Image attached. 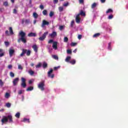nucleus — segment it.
I'll list each match as a JSON object with an SVG mask.
<instances>
[{"label": "nucleus", "mask_w": 128, "mask_h": 128, "mask_svg": "<svg viewBox=\"0 0 128 128\" xmlns=\"http://www.w3.org/2000/svg\"><path fill=\"white\" fill-rule=\"evenodd\" d=\"M68 42V37H64V42Z\"/></svg>", "instance_id": "a19ab883"}, {"label": "nucleus", "mask_w": 128, "mask_h": 128, "mask_svg": "<svg viewBox=\"0 0 128 128\" xmlns=\"http://www.w3.org/2000/svg\"><path fill=\"white\" fill-rule=\"evenodd\" d=\"M20 112H18L16 113V118H20Z\"/></svg>", "instance_id": "c03bdc74"}, {"label": "nucleus", "mask_w": 128, "mask_h": 128, "mask_svg": "<svg viewBox=\"0 0 128 128\" xmlns=\"http://www.w3.org/2000/svg\"><path fill=\"white\" fill-rule=\"evenodd\" d=\"M23 92H24V90H19L18 91V94H22Z\"/></svg>", "instance_id": "a18cd8bd"}, {"label": "nucleus", "mask_w": 128, "mask_h": 128, "mask_svg": "<svg viewBox=\"0 0 128 128\" xmlns=\"http://www.w3.org/2000/svg\"><path fill=\"white\" fill-rule=\"evenodd\" d=\"M52 46L54 50H58V42H53V44Z\"/></svg>", "instance_id": "9d476101"}, {"label": "nucleus", "mask_w": 128, "mask_h": 128, "mask_svg": "<svg viewBox=\"0 0 128 128\" xmlns=\"http://www.w3.org/2000/svg\"><path fill=\"white\" fill-rule=\"evenodd\" d=\"M76 24L80 23V14H77L76 18Z\"/></svg>", "instance_id": "1a4fd4ad"}, {"label": "nucleus", "mask_w": 128, "mask_h": 128, "mask_svg": "<svg viewBox=\"0 0 128 128\" xmlns=\"http://www.w3.org/2000/svg\"><path fill=\"white\" fill-rule=\"evenodd\" d=\"M40 66H42V63H38V64L36 66V68H40Z\"/></svg>", "instance_id": "2f4dec72"}, {"label": "nucleus", "mask_w": 128, "mask_h": 128, "mask_svg": "<svg viewBox=\"0 0 128 128\" xmlns=\"http://www.w3.org/2000/svg\"><path fill=\"white\" fill-rule=\"evenodd\" d=\"M14 54V50L12 49H10L9 50V54L10 56H12V55Z\"/></svg>", "instance_id": "9b49d317"}, {"label": "nucleus", "mask_w": 128, "mask_h": 128, "mask_svg": "<svg viewBox=\"0 0 128 128\" xmlns=\"http://www.w3.org/2000/svg\"><path fill=\"white\" fill-rule=\"evenodd\" d=\"M67 54H72V50H67Z\"/></svg>", "instance_id": "13d9d810"}, {"label": "nucleus", "mask_w": 128, "mask_h": 128, "mask_svg": "<svg viewBox=\"0 0 128 128\" xmlns=\"http://www.w3.org/2000/svg\"><path fill=\"white\" fill-rule=\"evenodd\" d=\"M33 16L34 18H38V15L36 12H34L33 13Z\"/></svg>", "instance_id": "aec40b11"}, {"label": "nucleus", "mask_w": 128, "mask_h": 128, "mask_svg": "<svg viewBox=\"0 0 128 128\" xmlns=\"http://www.w3.org/2000/svg\"><path fill=\"white\" fill-rule=\"evenodd\" d=\"M60 68V66H57V67H54V70H58V68Z\"/></svg>", "instance_id": "864d4df0"}, {"label": "nucleus", "mask_w": 128, "mask_h": 128, "mask_svg": "<svg viewBox=\"0 0 128 128\" xmlns=\"http://www.w3.org/2000/svg\"><path fill=\"white\" fill-rule=\"evenodd\" d=\"M48 42V44H52V42H54V40H49Z\"/></svg>", "instance_id": "bf43d9fd"}, {"label": "nucleus", "mask_w": 128, "mask_h": 128, "mask_svg": "<svg viewBox=\"0 0 128 128\" xmlns=\"http://www.w3.org/2000/svg\"><path fill=\"white\" fill-rule=\"evenodd\" d=\"M50 36L52 38H56V32H52L50 34Z\"/></svg>", "instance_id": "2eb2a0df"}, {"label": "nucleus", "mask_w": 128, "mask_h": 128, "mask_svg": "<svg viewBox=\"0 0 128 128\" xmlns=\"http://www.w3.org/2000/svg\"><path fill=\"white\" fill-rule=\"evenodd\" d=\"M26 54L28 56H30V50H27Z\"/></svg>", "instance_id": "4c0bfd02"}, {"label": "nucleus", "mask_w": 128, "mask_h": 128, "mask_svg": "<svg viewBox=\"0 0 128 128\" xmlns=\"http://www.w3.org/2000/svg\"><path fill=\"white\" fill-rule=\"evenodd\" d=\"M18 70H24V67H22V64L18 65Z\"/></svg>", "instance_id": "412c9836"}, {"label": "nucleus", "mask_w": 128, "mask_h": 128, "mask_svg": "<svg viewBox=\"0 0 128 128\" xmlns=\"http://www.w3.org/2000/svg\"><path fill=\"white\" fill-rule=\"evenodd\" d=\"M40 10H44V5L40 4Z\"/></svg>", "instance_id": "3c124183"}, {"label": "nucleus", "mask_w": 128, "mask_h": 128, "mask_svg": "<svg viewBox=\"0 0 128 128\" xmlns=\"http://www.w3.org/2000/svg\"><path fill=\"white\" fill-rule=\"evenodd\" d=\"M72 58V57H70V56H68L66 58V60H65V61L66 62H70V60Z\"/></svg>", "instance_id": "dca6fc26"}, {"label": "nucleus", "mask_w": 128, "mask_h": 128, "mask_svg": "<svg viewBox=\"0 0 128 128\" xmlns=\"http://www.w3.org/2000/svg\"><path fill=\"white\" fill-rule=\"evenodd\" d=\"M4 56V52H2V53H0V58Z\"/></svg>", "instance_id": "5fc2aeb1"}, {"label": "nucleus", "mask_w": 128, "mask_h": 128, "mask_svg": "<svg viewBox=\"0 0 128 128\" xmlns=\"http://www.w3.org/2000/svg\"><path fill=\"white\" fill-rule=\"evenodd\" d=\"M9 32H14V31L12 30V27L9 28Z\"/></svg>", "instance_id": "8fccbe9b"}, {"label": "nucleus", "mask_w": 128, "mask_h": 128, "mask_svg": "<svg viewBox=\"0 0 128 128\" xmlns=\"http://www.w3.org/2000/svg\"><path fill=\"white\" fill-rule=\"evenodd\" d=\"M54 4H58V0H54Z\"/></svg>", "instance_id": "052dcab7"}, {"label": "nucleus", "mask_w": 128, "mask_h": 128, "mask_svg": "<svg viewBox=\"0 0 128 128\" xmlns=\"http://www.w3.org/2000/svg\"><path fill=\"white\" fill-rule=\"evenodd\" d=\"M84 0H79L80 4H84Z\"/></svg>", "instance_id": "680f3d73"}, {"label": "nucleus", "mask_w": 128, "mask_h": 128, "mask_svg": "<svg viewBox=\"0 0 128 128\" xmlns=\"http://www.w3.org/2000/svg\"><path fill=\"white\" fill-rule=\"evenodd\" d=\"M74 24V20H72L71 22V23H70V26H71V28H73Z\"/></svg>", "instance_id": "c9c22d12"}, {"label": "nucleus", "mask_w": 128, "mask_h": 128, "mask_svg": "<svg viewBox=\"0 0 128 128\" xmlns=\"http://www.w3.org/2000/svg\"><path fill=\"white\" fill-rule=\"evenodd\" d=\"M76 44H78V43L72 42L70 44V46H76Z\"/></svg>", "instance_id": "c756f323"}, {"label": "nucleus", "mask_w": 128, "mask_h": 128, "mask_svg": "<svg viewBox=\"0 0 128 128\" xmlns=\"http://www.w3.org/2000/svg\"><path fill=\"white\" fill-rule=\"evenodd\" d=\"M10 76L11 78H14V74L12 72H10Z\"/></svg>", "instance_id": "f704fd0d"}, {"label": "nucleus", "mask_w": 128, "mask_h": 128, "mask_svg": "<svg viewBox=\"0 0 128 128\" xmlns=\"http://www.w3.org/2000/svg\"><path fill=\"white\" fill-rule=\"evenodd\" d=\"M19 36H20L18 39V42H22L24 44H26V33L25 32H20Z\"/></svg>", "instance_id": "f03ea898"}, {"label": "nucleus", "mask_w": 128, "mask_h": 128, "mask_svg": "<svg viewBox=\"0 0 128 128\" xmlns=\"http://www.w3.org/2000/svg\"><path fill=\"white\" fill-rule=\"evenodd\" d=\"M3 4H4V6H8V2H4Z\"/></svg>", "instance_id": "58836bf2"}, {"label": "nucleus", "mask_w": 128, "mask_h": 128, "mask_svg": "<svg viewBox=\"0 0 128 128\" xmlns=\"http://www.w3.org/2000/svg\"><path fill=\"white\" fill-rule=\"evenodd\" d=\"M4 44H5L6 46V48H8V46H10V42H4Z\"/></svg>", "instance_id": "c85d7f7f"}, {"label": "nucleus", "mask_w": 128, "mask_h": 128, "mask_svg": "<svg viewBox=\"0 0 128 128\" xmlns=\"http://www.w3.org/2000/svg\"><path fill=\"white\" fill-rule=\"evenodd\" d=\"M38 88L40 90H44V82H40L38 86Z\"/></svg>", "instance_id": "7ed1b4c3"}, {"label": "nucleus", "mask_w": 128, "mask_h": 128, "mask_svg": "<svg viewBox=\"0 0 128 128\" xmlns=\"http://www.w3.org/2000/svg\"><path fill=\"white\" fill-rule=\"evenodd\" d=\"M14 14H16V9L14 8L13 12Z\"/></svg>", "instance_id": "e2e57ef3"}, {"label": "nucleus", "mask_w": 128, "mask_h": 128, "mask_svg": "<svg viewBox=\"0 0 128 128\" xmlns=\"http://www.w3.org/2000/svg\"><path fill=\"white\" fill-rule=\"evenodd\" d=\"M36 36V34L34 32H30L29 34H28V36Z\"/></svg>", "instance_id": "f3484780"}, {"label": "nucleus", "mask_w": 128, "mask_h": 128, "mask_svg": "<svg viewBox=\"0 0 128 128\" xmlns=\"http://www.w3.org/2000/svg\"><path fill=\"white\" fill-rule=\"evenodd\" d=\"M64 26H59V30H64Z\"/></svg>", "instance_id": "ea45409f"}, {"label": "nucleus", "mask_w": 128, "mask_h": 128, "mask_svg": "<svg viewBox=\"0 0 128 128\" xmlns=\"http://www.w3.org/2000/svg\"><path fill=\"white\" fill-rule=\"evenodd\" d=\"M0 86H4V82H2V80H0Z\"/></svg>", "instance_id": "603ef678"}, {"label": "nucleus", "mask_w": 128, "mask_h": 128, "mask_svg": "<svg viewBox=\"0 0 128 128\" xmlns=\"http://www.w3.org/2000/svg\"><path fill=\"white\" fill-rule=\"evenodd\" d=\"M52 72H54V70L52 69H50V70L48 72V78H54V74H52Z\"/></svg>", "instance_id": "39448f33"}, {"label": "nucleus", "mask_w": 128, "mask_h": 128, "mask_svg": "<svg viewBox=\"0 0 128 128\" xmlns=\"http://www.w3.org/2000/svg\"><path fill=\"white\" fill-rule=\"evenodd\" d=\"M50 24V22L46 20H43L42 24L41 25L42 28H44V26H48Z\"/></svg>", "instance_id": "6e6552de"}, {"label": "nucleus", "mask_w": 128, "mask_h": 128, "mask_svg": "<svg viewBox=\"0 0 128 128\" xmlns=\"http://www.w3.org/2000/svg\"><path fill=\"white\" fill-rule=\"evenodd\" d=\"M28 74H30V76H32L33 74H34V72L32 70H30L28 71Z\"/></svg>", "instance_id": "b1692460"}, {"label": "nucleus", "mask_w": 128, "mask_h": 128, "mask_svg": "<svg viewBox=\"0 0 128 128\" xmlns=\"http://www.w3.org/2000/svg\"><path fill=\"white\" fill-rule=\"evenodd\" d=\"M99 36H100V34L96 33L93 36V38H98Z\"/></svg>", "instance_id": "bb28decb"}, {"label": "nucleus", "mask_w": 128, "mask_h": 128, "mask_svg": "<svg viewBox=\"0 0 128 128\" xmlns=\"http://www.w3.org/2000/svg\"><path fill=\"white\" fill-rule=\"evenodd\" d=\"M114 18V15L110 14L108 16V20H112V18Z\"/></svg>", "instance_id": "79ce46f5"}, {"label": "nucleus", "mask_w": 128, "mask_h": 128, "mask_svg": "<svg viewBox=\"0 0 128 128\" xmlns=\"http://www.w3.org/2000/svg\"><path fill=\"white\" fill-rule=\"evenodd\" d=\"M24 53L22 51V52L20 54V56H24Z\"/></svg>", "instance_id": "69168bd1"}, {"label": "nucleus", "mask_w": 128, "mask_h": 128, "mask_svg": "<svg viewBox=\"0 0 128 128\" xmlns=\"http://www.w3.org/2000/svg\"><path fill=\"white\" fill-rule=\"evenodd\" d=\"M9 120V122H12V116L10 115L8 116H3V118L1 120V122L2 123V125L4 124H6V122H8Z\"/></svg>", "instance_id": "f257e3e1"}, {"label": "nucleus", "mask_w": 128, "mask_h": 128, "mask_svg": "<svg viewBox=\"0 0 128 128\" xmlns=\"http://www.w3.org/2000/svg\"><path fill=\"white\" fill-rule=\"evenodd\" d=\"M46 36H48V32H44L42 36L38 38L39 40H41V42L44 40V39L46 38Z\"/></svg>", "instance_id": "0eeeda50"}, {"label": "nucleus", "mask_w": 128, "mask_h": 128, "mask_svg": "<svg viewBox=\"0 0 128 128\" xmlns=\"http://www.w3.org/2000/svg\"><path fill=\"white\" fill-rule=\"evenodd\" d=\"M32 48L34 49V51L36 52H38V46H36V45H33Z\"/></svg>", "instance_id": "4468645a"}, {"label": "nucleus", "mask_w": 128, "mask_h": 128, "mask_svg": "<svg viewBox=\"0 0 128 128\" xmlns=\"http://www.w3.org/2000/svg\"><path fill=\"white\" fill-rule=\"evenodd\" d=\"M26 78H24V77H22L21 78V86H22V88H25L26 87Z\"/></svg>", "instance_id": "20e7f679"}, {"label": "nucleus", "mask_w": 128, "mask_h": 128, "mask_svg": "<svg viewBox=\"0 0 128 128\" xmlns=\"http://www.w3.org/2000/svg\"><path fill=\"white\" fill-rule=\"evenodd\" d=\"M82 36V34H79V35H78V40H81Z\"/></svg>", "instance_id": "4d7b16f0"}, {"label": "nucleus", "mask_w": 128, "mask_h": 128, "mask_svg": "<svg viewBox=\"0 0 128 128\" xmlns=\"http://www.w3.org/2000/svg\"><path fill=\"white\" fill-rule=\"evenodd\" d=\"M101 2L102 3L106 2V0H101Z\"/></svg>", "instance_id": "774afa93"}, {"label": "nucleus", "mask_w": 128, "mask_h": 128, "mask_svg": "<svg viewBox=\"0 0 128 128\" xmlns=\"http://www.w3.org/2000/svg\"><path fill=\"white\" fill-rule=\"evenodd\" d=\"M54 14V12L52 11L50 12V13L49 14V16L50 18H52Z\"/></svg>", "instance_id": "cd10ccee"}, {"label": "nucleus", "mask_w": 128, "mask_h": 128, "mask_svg": "<svg viewBox=\"0 0 128 128\" xmlns=\"http://www.w3.org/2000/svg\"><path fill=\"white\" fill-rule=\"evenodd\" d=\"M79 14V16H86V12H84L82 10H81L80 14Z\"/></svg>", "instance_id": "f8f14e48"}, {"label": "nucleus", "mask_w": 128, "mask_h": 128, "mask_svg": "<svg viewBox=\"0 0 128 128\" xmlns=\"http://www.w3.org/2000/svg\"><path fill=\"white\" fill-rule=\"evenodd\" d=\"M28 84H32V80H30L29 82H28Z\"/></svg>", "instance_id": "0e129e2a"}, {"label": "nucleus", "mask_w": 128, "mask_h": 128, "mask_svg": "<svg viewBox=\"0 0 128 128\" xmlns=\"http://www.w3.org/2000/svg\"><path fill=\"white\" fill-rule=\"evenodd\" d=\"M63 6H68V2L64 3Z\"/></svg>", "instance_id": "6e6d98bb"}, {"label": "nucleus", "mask_w": 128, "mask_h": 128, "mask_svg": "<svg viewBox=\"0 0 128 128\" xmlns=\"http://www.w3.org/2000/svg\"><path fill=\"white\" fill-rule=\"evenodd\" d=\"M96 6V3L94 2L91 6L92 8H94Z\"/></svg>", "instance_id": "7c9ffc66"}, {"label": "nucleus", "mask_w": 128, "mask_h": 128, "mask_svg": "<svg viewBox=\"0 0 128 128\" xmlns=\"http://www.w3.org/2000/svg\"><path fill=\"white\" fill-rule=\"evenodd\" d=\"M4 52V50L2 49H0V53Z\"/></svg>", "instance_id": "338daca9"}, {"label": "nucleus", "mask_w": 128, "mask_h": 128, "mask_svg": "<svg viewBox=\"0 0 128 128\" xmlns=\"http://www.w3.org/2000/svg\"><path fill=\"white\" fill-rule=\"evenodd\" d=\"M22 52H23V53H24V54H26L28 50L26 49H22Z\"/></svg>", "instance_id": "de8ad7c7"}, {"label": "nucleus", "mask_w": 128, "mask_h": 128, "mask_svg": "<svg viewBox=\"0 0 128 128\" xmlns=\"http://www.w3.org/2000/svg\"><path fill=\"white\" fill-rule=\"evenodd\" d=\"M22 24H30V19H22Z\"/></svg>", "instance_id": "423d86ee"}, {"label": "nucleus", "mask_w": 128, "mask_h": 128, "mask_svg": "<svg viewBox=\"0 0 128 128\" xmlns=\"http://www.w3.org/2000/svg\"><path fill=\"white\" fill-rule=\"evenodd\" d=\"M22 122H28L30 124V119H28L26 118H24V119L23 120Z\"/></svg>", "instance_id": "5701e85b"}, {"label": "nucleus", "mask_w": 128, "mask_h": 128, "mask_svg": "<svg viewBox=\"0 0 128 128\" xmlns=\"http://www.w3.org/2000/svg\"><path fill=\"white\" fill-rule=\"evenodd\" d=\"M58 10H59V12H62V10H64V8L60 6L58 8Z\"/></svg>", "instance_id": "37998d69"}, {"label": "nucleus", "mask_w": 128, "mask_h": 128, "mask_svg": "<svg viewBox=\"0 0 128 128\" xmlns=\"http://www.w3.org/2000/svg\"><path fill=\"white\" fill-rule=\"evenodd\" d=\"M14 34V32H6V36H12Z\"/></svg>", "instance_id": "e433bc0d"}, {"label": "nucleus", "mask_w": 128, "mask_h": 128, "mask_svg": "<svg viewBox=\"0 0 128 128\" xmlns=\"http://www.w3.org/2000/svg\"><path fill=\"white\" fill-rule=\"evenodd\" d=\"M12 104L10 102H8L6 104V108H10Z\"/></svg>", "instance_id": "473e14b6"}, {"label": "nucleus", "mask_w": 128, "mask_h": 128, "mask_svg": "<svg viewBox=\"0 0 128 128\" xmlns=\"http://www.w3.org/2000/svg\"><path fill=\"white\" fill-rule=\"evenodd\" d=\"M8 70H12V64H10L8 66Z\"/></svg>", "instance_id": "09e8293b"}, {"label": "nucleus", "mask_w": 128, "mask_h": 128, "mask_svg": "<svg viewBox=\"0 0 128 128\" xmlns=\"http://www.w3.org/2000/svg\"><path fill=\"white\" fill-rule=\"evenodd\" d=\"M42 14H44V16H46V14H48V10H44L42 12Z\"/></svg>", "instance_id": "393cba45"}, {"label": "nucleus", "mask_w": 128, "mask_h": 128, "mask_svg": "<svg viewBox=\"0 0 128 128\" xmlns=\"http://www.w3.org/2000/svg\"><path fill=\"white\" fill-rule=\"evenodd\" d=\"M53 58H54V60H58V56L56 55H53L52 56Z\"/></svg>", "instance_id": "72a5a7b5"}, {"label": "nucleus", "mask_w": 128, "mask_h": 128, "mask_svg": "<svg viewBox=\"0 0 128 128\" xmlns=\"http://www.w3.org/2000/svg\"><path fill=\"white\" fill-rule=\"evenodd\" d=\"M70 64H76V60H72L70 62H69Z\"/></svg>", "instance_id": "6ab92c4d"}, {"label": "nucleus", "mask_w": 128, "mask_h": 128, "mask_svg": "<svg viewBox=\"0 0 128 128\" xmlns=\"http://www.w3.org/2000/svg\"><path fill=\"white\" fill-rule=\"evenodd\" d=\"M42 68H48V63L46 62H44L42 63Z\"/></svg>", "instance_id": "ddd939ff"}, {"label": "nucleus", "mask_w": 128, "mask_h": 128, "mask_svg": "<svg viewBox=\"0 0 128 128\" xmlns=\"http://www.w3.org/2000/svg\"><path fill=\"white\" fill-rule=\"evenodd\" d=\"M6 98H8L10 96V93L8 92H6L4 96Z\"/></svg>", "instance_id": "4be33fe9"}, {"label": "nucleus", "mask_w": 128, "mask_h": 128, "mask_svg": "<svg viewBox=\"0 0 128 128\" xmlns=\"http://www.w3.org/2000/svg\"><path fill=\"white\" fill-rule=\"evenodd\" d=\"M14 86H16V78L13 81Z\"/></svg>", "instance_id": "49530a36"}, {"label": "nucleus", "mask_w": 128, "mask_h": 128, "mask_svg": "<svg viewBox=\"0 0 128 128\" xmlns=\"http://www.w3.org/2000/svg\"><path fill=\"white\" fill-rule=\"evenodd\" d=\"M34 90V87L32 86H30L28 87L26 90V92H32Z\"/></svg>", "instance_id": "a211bd4d"}, {"label": "nucleus", "mask_w": 128, "mask_h": 128, "mask_svg": "<svg viewBox=\"0 0 128 128\" xmlns=\"http://www.w3.org/2000/svg\"><path fill=\"white\" fill-rule=\"evenodd\" d=\"M113 12L112 9L109 8L106 12V14H110V12Z\"/></svg>", "instance_id": "a878e982"}]
</instances>
